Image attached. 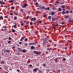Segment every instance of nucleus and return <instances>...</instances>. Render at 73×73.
I'll return each mask as SVG.
<instances>
[{
    "instance_id": "59",
    "label": "nucleus",
    "mask_w": 73,
    "mask_h": 73,
    "mask_svg": "<svg viewBox=\"0 0 73 73\" xmlns=\"http://www.w3.org/2000/svg\"><path fill=\"white\" fill-rule=\"evenodd\" d=\"M20 50H21V52H22L23 51V50H21V49Z\"/></svg>"
},
{
    "instance_id": "43",
    "label": "nucleus",
    "mask_w": 73,
    "mask_h": 73,
    "mask_svg": "<svg viewBox=\"0 0 73 73\" xmlns=\"http://www.w3.org/2000/svg\"><path fill=\"white\" fill-rule=\"evenodd\" d=\"M38 4V3L36 2L35 3V5H37Z\"/></svg>"
},
{
    "instance_id": "24",
    "label": "nucleus",
    "mask_w": 73,
    "mask_h": 73,
    "mask_svg": "<svg viewBox=\"0 0 73 73\" xmlns=\"http://www.w3.org/2000/svg\"><path fill=\"white\" fill-rule=\"evenodd\" d=\"M15 9V7H11V9Z\"/></svg>"
},
{
    "instance_id": "33",
    "label": "nucleus",
    "mask_w": 73,
    "mask_h": 73,
    "mask_svg": "<svg viewBox=\"0 0 73 73\" xmlns=\"http://www.w3.org/2000/svg\"><path fill=\"white\" fill-rule=\"evenodd\" d=\"M42 9H44L45 8V7L43 6V7H42Z\"/></svg>"
},
{
    "instance_id": "60",
    "label": "nucleus",
    "mask_w": 73,
    "mask_h": 73,
    "mask_svg": "<svg viewBox=\"0 0 73 73\" xmlns=\"http://www.w3.org/2000/svg\"><path fill=\"white\" fill-rule=\"evenodd\" d=\"M65 9H63V11H65Z\"/></svg>"
},
{
    "instance_id": "31",
    "label": "nucleus",
    "mask_w": 73,
    "mask_h": 73,
    "mask_svg": "<svg viewBox=\"0 0 73 73\" xmlns=\"http://www.w3.org/2000/svg\"><path fill=\"white\" fill-rule=\"evenodd\" d=\"M29 66H30V67H32V65L31 64L29 65Z\"/></svg>"
},
{
    "instance_id": "15",
    "label": "nucleus",
    "mask_w": 73,
    "mask_h": 73,
    "mask_svg": "<svg viewBox=\"0 0 73 73\" xmlns=\"http://www.w3.org/2000/svg\"><path fill=\"white\" fill-rule=\"evenodd\" d=\"M58 11H61V8H59L58 9Z\"/></svg>"
},
{
    "instance_id": "63",
    "label": "nucleus",
    "mask_w": 73,
    "mask_h": 73,
    "mask_svg": "<svg viewBox=\"0 0 73 73\" xmlns=\"http://www.w3.org/2000/svg\"><path fill=\"white\" fill-rule=\"evenodd\" d=\"M13 49H15V46H13Z\"/></svg>"
},
{
    "instance_id": "64",
    "label": "nucleus",
    "mask_w": 73,
    "mask_h": 73,
    "mask_svg": "<svg viewBox=\"0 0 73 73\" xmlns=\"http://www.w3.org/2000/svg\"><path fill=\"white\" fill-rule=\"evenodd\" d=\"M43 65L44 66H46V64H44Z\"/></svg>"
},
{
    "instance_id": "27",
    "label": "nucleus",
    "mask_w": 73,
    "mask_h": 73,
    "mask_svg": "<svg viewBox=\"0 0 73 73\" xmlns=\"http://www.w3.org/2000/svg\"><path fill=\"white\" fill-rule=\"evenodd\" d=\"M27 40H28V38H26L25 39V41H27Z\"/></svg>"
},
{
    "instance_id": "52",
    "label": "nucleus",
    "mask_w": 73,
    "mask_h": 73,
    "mask_svg": "<svg viewBox=\"0 0 73 73\" xmlns=\"http://www.w3.org/2000/svg\"><path fill=\"white\" fill-rule=\"evenodd\" d=\"M39 22H40V23H42V21H39Z\"/></svg>"
},
{
    "instance_id": "28",
    "label": "nucleus",
    "mask_w": 73,
    "mask_h": 73,
    "mask_svg": "<svg viewBox=\"0 0 73 73\" xmlns=\"http://www.w3.org/2000/svg\"><path fill=\"white\" fill-rule=\"evenodd\" d=\"M69 20H70L68 21V22H71V21H72V20L70 19V18L69 19Z\"/></svg>"
},
{
    "instance_id": "61",
    "label": "nucleus",
    "mask_w": 73,
    "mask_h": 73,
    "mask_svg": "<svg viewBox=\"0 0 73 73\" xmlns=\"http://www.w3.org/2000/svg\"><path fill=\"white\" fill-rule=\"evenodd\" d=\"M54 5H57V4L55 3L54 4Z\"/></svg>"
},
{
    "instance_id": "45",
    "label": "nucleus",
    "mask_w": 73,
    "mask_h": 73,
    "mask_svg": "<svg viewBox=\"0 0 73 73\" xmlns=\"http://www.w3.org/2000/svg\"><path fill=\"white\" fill-rule=\"evenodd\" d=\"M28 27V25H27L25 26V28H27V27Z\"/></svg>"
},
{
    "instance_id": "16",
    "label": "nucleus",
    "mask_w": 73,
    "mask_h": 73,
    "mask_svg": "<svg viewBox=\"0 0 73 73\" xmlns=\"http://www.w3.org/2000/svg\"><path fill=\"white\" fill-rule=\"evenodd\" d=\"M12 32L15 33V30L13 29H12Z\"/></svg>"
},
{
    "instance_id": "41",
    "label": "nucleus",
    "mask_w": 73,
    "mask_h": 73,
    "mask_svg": "<svg viewBox=\"0 0 73 73\" xmlns=\"http://www.w3.org/2000/svg\"><path fill=\"white\" fill-rule=\"evenodd\" d=\"M46 16L45 15H43V17H45Z\"/></svg>"
},
{
    "instance_id": "53",
    "label": "nucleus",
    "mask_w": 73,
    "mask_h": 73,
    "mask_svg": "<svg viewBox=\"0 0 73 73\" xmlns=\"http://www.w3.org/2000/svg\"><path fill=\"white\" fill-rule=\"evenodd\" d=\"M65 49L66 50V49H67V47H65Z\"/></svg>"
},
{
    "instance_id": "21",
    "label": "nucleus",
    "mask_w": 73,
    "mask_h": 73,
    "mask_svg": "<svg viewBox=\"0 0 73 73\" xmlns=\"http://www.w3.org/2000/svg\"><path fill=\"white\" fill-rule=\"evenodd\" d=\"M51 16H50L49 17H48V19L49 20H50V18H51Z\"/></svg>"
},
{
    "instance_id": "42",
    "label": "nucleus",
    "mask_w": 73,
    "mask_h": 73,
    "mask_svg": "<svg viewBox=\"0 0 73 73\" xmlns=\"http://www.w3.org/2000/svg\"><path fill=\"white\" fill-rule=\"evenodd\" d=\"M58 72H59V73H60V72H61V71H60V70H58Z\"/></svg>"
},
{
    "instance_id": "23",
    "label": "nucleus",
    "mask_w": 73,
    "mask_h": 73,
    "mask_svg": "<svg viewBox=\"0 0 73 73\" xmlns=\"http://www.w3.org/2000/svg\"><path fill=\"white\" fill-rule=\"evenodd\" d=\"M6 52H7V53H9V52H10V51L8 50H6Z\"/></svg>"
},
{
    "instance_id": "17",
    "label": "nucleus",
    "mask_w": 73,
    "mask_h": 73,
    "mask_svg": "<svg viewBox=\"0 0 73 73\" xmlns=\"http://www.w3.org/2000/svg\"><path fill=\"white\" fill-rule=\"evenodd\" d=\"M69 17V16L67 15L65 17V19H67V18H68V17Z\"/></svg>"
},
{
    "instance_id": "40",
    "label": "nucleus",
    "mask_w": 73,
    "mask_h": 73,
    "mask_svg": "<svg viewBox=\"0 0 73 73\" xmlns=\"http://www.w3.org/2000/svg\"><path fill=\"white\" fill-rule=\"evenodd\" d=\"M9 39L10 40H12V38L10 37H9Z\"/></svg>"
},
{
    "instance_id": "51",
    "label": "nucleus",
    "mask_w": 73,
    "mask_h": 73,
    "mask_svg": "<svg viewBox=\"0 0 73 73\" xmlns=\"http://www.w3.org/2000/svg\"><path fill=\"white\" fill-rule=\"evenodd\" d=\"M47 71H48V72H50V70H49V69L47 70Z\"/></svg>"
},
{
    "instance_id": "3",
    "label": "nucleus",
    "mask_w": 73,
    "mask_h": 73,
    "mask_svg": "<svg viewBox=\"0 0 73 73\" xmlns=\"http://www.w3.org/2000/svg\"><path fill=\"white\" fill-rule=\"evenodd\" d=\"M34 53L35 54H40V52H37L36 51H34Z\"/></svg>"
},
{
    "instance_id": "56",
    "label": "nucleus",
    "mask_w": 73,
    "mask_h": 73,
    "mask_svg": "<svg viewBox=\"0 0 73 73\" xmlns=\"http://www.w3.org/2000/svg\"><path fill=\"white\" fill-rule=\"evenodd\" d=\"M58 24H56V27H58Z\"/></svg>"
},
{
    "instance_id": "30",
    "label": "nucleus",
    "mask_w": 73,
    "mask_h": 73,
    "mask_svg": "<svg viewBox=\"0 0 73 73\" xmlns=\"http://www.w3.org/2000/svg\"><path fill=\"white\" fill-rule=\"evenodd\" d=\"M19 44H20V45H21V44H22V42H19Z\"/></svg>"
},
{
    "instance_id": "34",
    "label": "nucleus",
    "mask_w": 73,
    "mask_h": 73,
    "mask_svg": "<svg viewBox=\"0 0 73 73\" xmlns=\"http://www.w3.org/2000/svg\"><path fill=\"white\" fill-rule=\"evenodd\" d=\"M51 49V48H48L47 49V50H50Z\"/></svg>"
},
{
    "instance_id": "4",
    "label": "nucleus",
    "mask_w": 73,
    "mask_h": 73,
    "mask_svg": "<svg viewBox=\"0 0 73 73\" xmlns=\"http://www.w3.org/2000/svg\"><path fill=\"white\" fill-rule=\"evenodd\" d=\"M27 6V4L25 3L24 5L23 6H22V8H26Z\"/></svg>"
},
{
    "instance_id": "20",
    "label": "nucleus",
    "mask_w": 73,
    "mask_h": 73,
    "mask_svg": "<svg viewBox=\"0 0 73 73\" xmlns=\"http://www.w3.org/2000/svg\"><path fill=\"white\" fill-rule=\"evenodd\" d=\"M62 8H65V7L64 6V5H62Z\"/></svg>"
},
{
    "instance_id": "7",
    "label": "nucleus",
    "mask_w": 73,
    "mask_h": 73,
    "mask_svg": "<svg viewBox=\"0 0 73 73\" xmlns=\"http://www.w3.org/2000/svg\"><path fill=\"white\" fill-rule=\"evenodd\" d=\"M37 68H36L35 69H34L33 70L35 72H37Z\"/></svg>"
},
{
    "instance_id": "19",
    "label": "nucleus",
    "mask_w": 73,
    "mask_h": 73,
    "mask_svg": "<svg viewBox=\"0 0 73 73\" xmlns=\"http://www.w3.org/2000/svg\"><path fill=\"white\" fill-rule=\"evenodd\" d=\"M14 20H17V17H15L14 18Z\"/></svg>"
},
{
    "instance_id": "62",
    "label": "nucleus",
    "mask_w": 73,
    "mask_h": 73,
    "mask_svg": "<svg viewBox=\"0 0 73 73\" xmlns=\"http://www.w3.org/2000/svg\"><path fill=\"white\" fill-rule=\"evenodd\" d=\"M35 13H38V11H35Z\"/></svg>"
},
{
    "instance_id": "2",
    "label": "nucleus",
    "mask_w": 73,
    "mask_h": 73,
    "mask_svg": "<svg viewBox=\"0 0 73 73\" xmlns=\"http://www.w3.org/2000/svg\"><path fill=\"white\" fill-rule=\"evenodd\" d=\"M37 44L36 42V43H29V45H36Z\"/></svg>"
},
{
    "instance_id": "5",
    "label": "nucleus",
    "mask_w": 73,
    "mask_h": 73,
    "mask_svg": "<svg viewBox=\"0 0 73 73\" xmlns=\"http://www.w3.org/2000/svg\"><path fill=\"white\" fill-rule=\"evenodd\" d=\"M56 20H57V18H52V20L53 21H55Z\"/></svg>"
},
{
    "instance_id": "10",
    "label": "nucleus",
    "mask_w": 73,
    "mask_h": 73,
    "mask_svg": "<svg viewBox=\"0 0 73 73\" xmlns=\"http://www.w3.org/2000/svg\"><path fill=\"white\" fill-rule=\"evenodd\" d=\"M15 0H11L9 1V3H11L12 2H13L14 1H15Z\"/></svg>"
},
{
    "instance_id": "11",
    "label": "nucleus",
    "mask_w": 73,
    "mask_h": 73,
    "mask_svg": "<svg viewBox=\"0 0 73 73\" xmlns=\"http://www.w3.org/2000/svg\"><path fill=\"white\" fill-rule=\"evenodd\" d=\"M52 9H54V10H57V9L56 8L54 7H53L52 8Z\"/></svg>"
},
{
    "instance_id": "57",
    "label": "nucleus",
    "mask_w": 73,
    "mask_h": 73,
    "mask_svg": "<svg viewBox=\"0 0 73 73\" xmlns=\"http://www.w3.org/2000/svg\"><path fill=\"white\" fill-rule=\"evenodd\" d=\"M33 20V18L31 19V21H32Z\"/></svg>"
},
{
    "instance_id": "26",
    "label": "nucleus",
    "mask_w": 73,
    "mask_h": 73,
    "mask_svg": "<svg viewBox=\"0 0 73 73\" xmlns=\"http://www.w3.org/2000/svg\"><path fill=\"white\" fill-rule=\"evenodd\" d=\"M62 15H63V14H65L66 13L64 12V11H62Z\"/></svg>"
},
{
    "instance_id": "18",
    "label": "nucleus",
    "mask_w": 73,
    "mask_h": 73,
    "mask_svg": "<svg viewBox=\"0 0 73 73\" xmlns=\"http://www.w3.org/2000/svg\"><path fill=\"white\" fill-rule=\"evenodd\" d=\"M33 20H34V21H34H34H36V18H35V17L34 18H33Z\"/></svg>"
},
{
    "instance_id": "47",
    "label": "nucleus",
    "mask_w": 73,
    "mask_h": 73,
    "mask_svg": "<svg viewBox=\"0 0 73 73\" xmlns=\"http://www.w3.org/2000/svg\"><path fill=\"white\" fill-rule=\"evenodd\" d=\"M21 25H22V26H23V25H24V23H21Z\"/></svg>"
},
{
    "instance_id": "13",
    "label": "nucleus",
    "mask_w": 73,
    "mask_h": 73,
    "mask_svg": "<svg viewBox=\"0 0 73 73\" xmlns=\"http://www.w3.org/2000/svg\"><path fill=\"white\" fill-rule=\"evenodd\" d=\"M0 4H4V2H3V1H0Z\"/></svg>"
},
{
    "instance_id": "55",
    "label": "nucleus",
    "mask_w": 73,
    "mask_h": 73,
    "mask_svg": "<svg viewBox=\"0 0 73 73\" xmlns=\"http://www.w3.org/2000/svg\"><path fill=\"white\" fill-rule=\"evenodd\" d=\"M7 31V29H4V31Z\"/></svg>"
},
{
    "instance_id": "48",
    "label": "nucleus",
    "mask_w": 73,
    "mask_h": 73,
    "mask_svg": "<svg viewBox=\"0 0 73 73\" xmlns=\"http://www.w3.org/2000/svg\"><path fill=\"white\" fill-rule=\"evenodd\" d=\"M10 15H11V16H12V15H13V13H11L10 14Z\"/></svg>"
},
{
    "instance_id": "32",
    "label": "nucleus",
    "mask_w": 73,
    "mask_h": 73,
    "mask_svg": "<svg viewBox=\"0 0 73 73\" xmlns=\"http://www.w3.org/2000/svg\"><path fill=\"white\" fill-rule=\"evenodd\" d=\"M30 24L31 25H32L33 24V23L32 22H31Z\"/></svg>"
},
{
    "instance_id": "9",
    "label": "nucleus",
    "mask_w": 73,
    "mask_h": 73,
    "mask_svg": "<svg viewBox=\"0 0 73 73\" xmlns=\"http://www.w3.org/2000/svg\"><path fill=\"white\" fill-rule=\"evenodd\" d=\"M54 15V12H51V15H52V16H53Z\"/></svg>"
},
{
    "instance_id": "8",
    "label": "nucleus",
    "mask_w": 73,
    "mask_h": 73,
    "mask_svg": "<svg viewBox=\"0 0 73 73\" xmlns=\"http://www.w3.org/2000/svg\"><path fill=\"white\" fill-rule=\"evenodd\" d=\"M24 37H22L21 38V41H22L23 40H24Z\"/></svg>"
},
{
    "instance_id": "36",
    "label": "nucleus",
    "mask_w": 73,
    "mask_h": 73,
    "mask_svg": "<svg viewBox=\"0 0 73 73\" xmlns=\"http://www.w3.org/2000/svg\"><path fill=\"white\" fill-rule=\"evenodd\" d=\"M8 42V44H10V43L11 42V41H10V40H9Z\"/></svg>"
},
{
    "instance_id": "58",
    "label": "nucleus",
    "mask_w": 73,
    "mask_h": 73,
    "mask_svg": "<svg viewBox=\"0 0 73 73\" xmlns=\"http://www.w3.org/2000/svg\"><path fill=\"white\" fill-rule=\"evenodd\" d=\"M62 25H63V24H64V22H62Z\"/></svg>"
},
{
    "instance_id": "50",
    "label": "nucleus",
    "mask_w": 73,
    "mask_h": 73,
    "mask_svg": "<svg viewBox=\"0 0 73 73\" xmlns=\"http://www.w3.org/2000/svg\"><path fill=\"white\" fill-rule=\"evenodd\" d=\"M63 60H65V61H66V59H65V58H63Z\"/></svg>"
},
{
    "instance_id": "22",
    "label": "nucleus",
    "mask_w": 73,
    "mask_h": 73,
    "mask_svg": "<svg viewBox=\"0 0 73 73\" xmlns=\"http://www.w3.org/2000/svg\"><path fill=\"white\" fill-rule=\"evenodd\" d=\"M69 13V12L68 11H66V12H65L66 13V14H68V13Z\"/></svg>"
},
{
    "instance_id": "39",
    "label": "nucleus",
    "mask_w": 73,
    "mask_h": 73,
    "mask_svg": "<svg viewBox=\"0 0 73 73\" xmlns=\"http://www.w3.org/2000/svg\"><path fill=\"white\" fill-rule=\"evenodd\" d=\"M23 52L25 53V50H23Z\"/></svg>"
},
{
    "instance_id": "6",
    "label": "nucleus",
    "mask_w": 73,
    "mask_h": 73,
    "mask_svg": "<svg viewBox=\"0 0 73 73\" xmlns=\"http://www.w3.org/2000/svg\"><path fill=\"white\" fill-rule=\"evenodd\" d=\"M31 49H35V47L33 46H32L31 48Z\"/></svg>"
},
{
    "instance_id": "25",
    "label": "nucleus",
    "mask_w": 73,
    "mask_h": 73,
    "mask_svg": "<svg viewBox=\"0 0 73 73\" xmlns=\"http://www.w3.org/2000/svg\"><path fill=\"white\" fill-rule=\"evenodd\" d=\"M16 27V25H15L14 26V28H15Z\"/></svg>"
},
{
    "instance_id": "12",
    "label": "nucleus",
    "mask_w": 73,
    "mask_h": 73,
    "mask_svg": "<svg viewBox=\"0 0 73 73\" xmlns=\"http://www.w3.org/2000/svg\"><path fill=\"white\" fill-rule=\"evenodd\" d=\"M45 10H49L50 9V8H49V7H48L47 8H45Z\"/></svg>"
},
{
    "instance_id": "29",
    "label": "nucleus",
    "mask_w": 73,
    "mask_h": 73,
    "mask_svg": "<svg viewBox=\"0 0 73 73\" xmlns=\"http://www.w3.org/2000/svg\"><path fill=\"white\" fill-rule=\"evenodd\" d=\"M37 9H41V7H40L39 8H37Z\"/></svg>"
},
{
    "instance_id": "44",
    "label": "nucleus",
    "mask_w": 73,
    "mask_h": 73,
    "mask_svg": "<svg viewBox=\"0 0 73 73\" xmlns=\"http://www.w3.org/2000/svg\"><path fill=\"white\" fill-rule=\"evenodd\" d=\"M53 29H55V28H56V26H54V27H53Z\"/></svg>"
},
{
    "instance_id": "54",
    "label": "nucleus",
    "mask_w": 73,
    "mask_h": 73,
    "mask_svg": "<svg viewBox=\"0 0 73 73\" xmlns=\"http://www.w3.org/2000/svg\"><path fill=\"white\" fill-rule=\"evenodd\" d=\"M2 55L3 56L4 55V53L3 52L2 53Z\"/></svg>"
},
{
    "instance_id": "46",
    "label": "nucleus",
    "mask_w": 73,
    "mask_h": 73,
    "mask_svg": "<svg viewBox=\"0 0 73 73\" xmlns=\"http://www.w3.org/2000/svg\"><path fill=\"white\" fill-rule=\"evenodd\" d=\"M2 64H4V61H2L1 62Z\"/></svg>"
},
{
    "instance_id": "35",
    "label": "nucleus",
    "mask_w": 73,
    "mask_h": 73,
    "mask_svg": "<svg viewBox=\"0 0 73 73\" xmlns=\"http://www.w3.org/2000/svg\"><path fill=\"white\" fill-rule=\"evenodd\" d=\"M21 11L22 12V13H23V9H21Z\"/></svg>"
},
{
    "instance_id": "38",
    "label": "nucleus",
    "mask_w": 73,
    "mask_h": 73,
    "mask_svg": "<svg viewBox=\"0 0 73 73\" xmlns=\"http://www.w3.org/2000/svg\"><path fill=\"white\" fill-rule=\"evenodd\" d=\"M56 3H57L58 4L60 3L58 2V1H56Z\"/></svg>"
},
{
    "instance_id": "1",
    "label": "nucleus",
    "mask_w": 73,
    "mask_h": 73,
    "mask_svg": "<svg viewBox=\"0 0 73 73\" xmlns=\"http://www.w3.org/2000/svg\"><path fill=\"white\" fill-rule=\"evenodd\" d=\"M46 40H47V38H46L43 40V45H45L46 43H47V42L46 41Z\"/></svg>"
},
{
    "instance_id": "14",
    "label": "nucleus",
    "mask_w": 73,
    "mask_h": 73,
    "mask_svg": "<svg viewBox=\"0 0 73 73\" xmlns=\"http://www.w3.org/2000/svg\"><path fill=\"white\" fill-rule=\"evenodd\" d=\"M0 18L2 20H3V16H1L0 17Z\"/></svg>"
},
{
    "instance_id": "37",
    "label": "nucleus",
    "mask_w": 73,
    "mask_h": 73,
    "mask_svg": "<svg viewBox=\"0 0 73 73\" xmlns=\"http://www.w3.org/2000/svg\"><path fill=\"white\" fill-rule=\"evenodd\" d=\"M39 73H42V71L41 70H40L39 71Z\"/></svg>"
},
{
    "instance_id": "49",
    "label": "nucleus",
    "mask_w": 73,
    "mask_h": 73,
    "mask_svg": "<svg viewBox=\"0 0 73 73\" xmlns=\"http://www.w3.org/2000/svg\"><path fill=\"white\" fill-rule=\"evenodd\" d=\"M17 71L18 72H20V70H17Z\"/></svg>"
}]
</instances>
